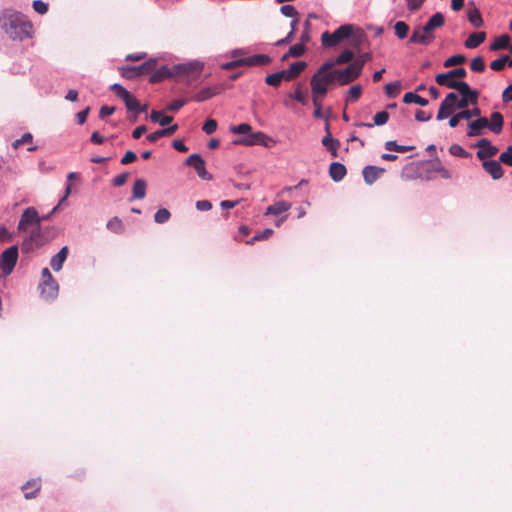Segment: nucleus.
<instances>
[{
    "mask_svg": "<svg viewBox=\"0 0 512 512\" xmlns=\"http://www.w3.org/2000/svg\"><path fill=\"white\" fill-rule=\"evenodd\" d=\"M0 28L12 40L23 41L33 34V25L21 12L4 9L0 12Z\"/></svg>",
    "mask_w": 512,
    "mask_h": 512,
    "instance_id": "1",
    "label": "nucleus"
},
{
    "mask_svg": "<svg viewBox=\"0 0 512 512\" xmlns=\"http://www.w3.org/2000/svg\"><path fill=\"white\" fill-rule=\"evenodd\" d=\"M445 23L444 16L441 12L433 14L423 27L414 29L409 42L421 45H429L434 39V30L441 28Z\"/></svg>",
    "mask_w": 512,
    "mask_h": 512,
    "instance_id": "2",
    "label": "nucleus"
},
{
    "mask_svg": "<svg viewBox=\"0 0 512 512\" xmlns=\"http://www.w3.org/2000/svg\"><path fill=\"white\" fill-rule=\"evenodd\" d=\"M355 29L353 24H344L338 27L333 33L325 31L321 35V43L325 48H331L338 45L340 42L347 40Z\"/></svg>",
    "mask_w": 512,
    "mask_h": 512,
    "instance_id": "3",
    "label": "nucleus"
},
{
    "mask_svg": "<svg viewBox=\"0 0 512 512\" xmlns=\"http://www.w3.org/2000/svg\"><path fill=\"white\" fill-rule=\"evenodd\" d=\"M50 241L45 235L44 229H42L41 225L38 227H34L31 229L29 235L24 239L21 244V250L23 253H30L34 250L44 246Z\"/></svg>",
    "mask_w": 512,
    "mask_h": 512,
    "instance_id": "4",
    "label": "nucleus"
},
{
    "mask_svg": "<svg viewBox=\"0 0 512 512\" xmlns=\"http://www.w3.org/2000/svg\"><path fill=\"white\" fill-rule=\"evenodd\" d=\"M203 64L200 62L182 63L173 66L174 76L182 78L180 81L190 83L199 78L203 71Z\"/></svg>",
    "mask_w": 512,
    "mask_h": 512,
    "instance_id": "5",
    "label": "nucleus"
},
{
    "mask_svg": "<svg viewBox=\"0 0 512 512\" xmlns=\"http://www.w3.org/2000/svg\"><path fill=\"white\" fill-rule=\"evenodd\" d=\"M157 67V60L154 58L138 66H123L119 68L120 75L126 79H134L151 73Z\"/></svg>",
    "mask_w": 512,
    "mask_h": 512,
    "instance_id": "6",
    "label": "nucleus"
},
{
    "mask_svg": "<svg viewBox=\"0 0 512 512\" xmlns=\"http://www.w3.org/2000/svg\"><path fill=\"white\" fill-rule=\"evenodd\" d=\"M335 81L333 72L329 74H322V72H316L310 80L311 93L325 97L328 92L329 86Z\"/></svg>",
    "mask_w": 512,
    "mask_h": 512,
    "instance_id": "7",
    "label": "nucleus"
},
{
    "mask_svg": "<svg viewBox=\"0 0 512 512\" xmlns=\"http://www.w3.org/2000/svg\"><path fill=\"white\" fill-rule=\"evenodd\" d=\"M335 81L343 86L356 80L361 75L360 64L350 63L345 69H335L332 71Z\"/></svg>",
    "mask_w": 512,
    "mask_h": 512,
    "instance_id": "8",
    "label": "nucleus"
},
{
    "mask_svg": "<svg viewBox=\"0 0 512 512\" xmlns=\"http://www.w3.org/2000/svg\"><path fill=\"white\" fill-rule=\"evenodd\" d=\"M41 222L42 218H40L37 210L31 206L23 211L17 228L20 232H26L30 227L40 226Z\"/></svg>",
    "mask_w": 512,
    "mask_h": 512,
    "instance_id": "9",
    "label": "nucleus"
},
{
    "mask_svg": "<svg viewBox=\"0 0 512 512\" xmlns=\"http://www.w3.org/2000/svg\"><path fill=\"white\" fill-rule=\"evenodd\" d=\"M18 260V246L14 245L6 249L0 256V269L5 276L12 273Z\"/></svg>",
    "mask_w": 512,
    "mask_h": 512,
    "instance_id": "10",
    "label": "nucleus"
},
{
    "mask_svg": "<svg viewBox=\"0 0 512 512\" xmlns=\"http://www.w3.org/2000/svg\"><path fill=\"white\" fill-rule=\"evenodd\" d=\"M457 94L450 92L446 95L444 100L441 102L436 119L438 121L444 120L449 116H452L457 109L456 107Z\"/></svg>",
    "mask_w": 512,
    "mask_h": 512,
    "instance_id": "11",
    "label": "nucleus"
},
{
    "mask_svg": "<svg viewBox=\"0 0 512 512\" xmlns=\"http://www.w3.org/2000/svg\"><path fill=\"white\" fill-rule=\"evenodd\" d=\"M110 89L116 94L117 97L124 101L128 111H135V109H140L139 101L122 85L115 83L111 85Z\"/></svg>",
    "mask_w": 512,
    "mask_h": 512,
    "instance_id": "12",
    "label": "nucleus"
},
{
    "mask_svg": "<svg viewBox=\"0 0 512 512\" xmlns=\"http://www.w3.org/2000/svg\"><path fill=\"white\" fill-rule=\"evenodd\" d=\"M186 165L192 166L201 179L206 181L212 180V175L207 172L205 161L199 154H191L186 159Z\"/></svg>",
    "mask_w": 512,
    "mask_h": 512,
    "instance_id": "13",
    "label": "nucleus"
},
{
    "mask_svg": "<svg viewBox=\"0 0 512 512\" xmlns=\"http://www.w3.org/2000/svg\"><path fill=\"white\" fill-rule=\"evenodd\" d=\"M476 147L479 148L476 156L482 161H486L487 158L495 156L498 152V148L493 146L491 142L486 138L480 139L476 143Z\"/></svg>",
    "mask_w": 512,
    "mask_h": 512,
    "instance_id": "14",
    "label": "nucleus"
},
{
    "mask_svg": "<svg viewBox=\"0 0 512 512\" xmlns=\"http://www.w3.org/2000/svg\"><path fill=\"white\" fill-rule=\"evenodd\" d=\"M481 115V110L479 107L475 106L472 109H464L460 110L458 113L453 114L449 119V126L451 128H455L458 126L460 120H470L472 117H479Z\"/></svg>",
    "mask_w": 512,
    "mask_h": 512,
    "instance_id": "15",
    "label": "nucleus"
},
{
    "mask_svg": "<svg viewBox=\"0 0 512 512\" xmlns=\"http://www.w3.org/2000/svg\"><path fill=\"white\" fill-rule=\"evenodd\" d=\"M489 120L486 117H477L476 120L468 123L467 136L475 137L482 134V130L488 128Z\"/></svg>",
    "mask_w": 512,
    "mask_h": 512,
    "instance_id": "16",
    "label": "nucleus"
},
{
    "mask_svg": "<svg viewBox=\"0 0 512 512\" xmlns=\"http://www.w3.org/2000/svg\"><path fill=\"white\" fill-rule=\"evenodd\" d=\"M41 295L46 299L55 298L58 294L59 286L52 277L50 280H44L40 283Z\"/></svg>",
    "mask_w": 512,
    "mask_h": 512,
    "instance_id": "17",
    "label": "nucleus"
},
{
    "mask_svg": "<svg viewBox=\"0 0 512 512\" xmlns=\"http://www.w3.org/2000/svg\"><path fill=\"white\" fill-rule=\"evenodd\" d=\"M483 169L491 175L494 180H498L503 177L504 171L499 161L486 160L482 163Z\"/></svg>",
    "mask_w": 512,
    "mask_h": 512,
    "instance_id": "18",
    "label": "nucleus"
},
{
    "mask_svg": "<svg viewBox=\"0 0 512 512\" xmlns=\"http://www.w3.org/2000/svg\"><path fill=\"white\" fill-rule=\"evenodd\" d=\"M41 479H31L22 486V491L26 499H34L41 490Z\"/></svg>",
    "mask_w": 512,
    "mask_h": 512,
    "instance_id": "19",
    "label": "nucleus"
},
{
    "mask_svg": "<svg viewBox=\"0 0 512 512\" xmlns=\"http://www.w3.org/2000/svg\"><path fill=\"white\" fill-rule=\"evenodd\" d=\"M267 139V135L261 131L259 132H255V133H251L241 139V140H237L235 141L236 144H243V145H246V146H253V145H265L266 146V143H265V140Z\"/></svg>",
    "mask_w": 512,
    "mask_h": 512,
    "instance_id": "20",
    "label": "nucleus"
},
{
    "mask_svg": "<svg viewBox=\"0 0 512 512\" xmlns=\"http://www.w3.org/2000/svg\"><path fill=\"white\" fill-rule=\"evenodd\" d=\"M435 81L438 85L444 86L450 89H455L458 92L464 84V81H457L454 78H450L444 73L437 74L435 77Z\"/></svg>",
    "mask_w": 512,
    "mask_h": 512,
    "instance_id": "21",
    "label": "nucleus"
},
{
    "mask_svg": "<svg viewBox=\"0 0 512 512\" xmlns=\"http://www.w3.org/2000/svg\"><path fill=\"white\" fill-rule=\"evenodd\" d=\"M385 172L384 168H380L377 166L368 165L364 167L362 174L365 182L369 185L373 184L383 173Z\"/></svg>",
    "mask_w": 512,
    "mask_h": 512,
    "instance_id": "22",
    "label": "nucleus"
},
{
    "mask_svg": "<svg viewBox=\"0 0 512 512\" xmlns=\"http://www.w3.org/2000/svg\"><path fill=\"white\" fill-rule=\"evenodd\" d=\"M153 74L149 78L150 83H159L163 81L164 79L170 78L174 76V68H168L167 66H162L159 69H155L152 71Z\"/></svg>",
    "mask_w": 512,
    "mask_h": 512,
    "instance_id": "23",
    "label": "nucleus"
},
{
    "mask_svg": "<svg viewBox=\"0 0 512 512\" xmlns=\"http://www.w3.org/2000/svg\"><path fill=\"white\" fill-rule=\"evenodd\" d=\"M271 62V58L265 54H255L242 58L243 66H264Z\"/></svg>",
    "mask_w": 512,
    "mask_h": 512,
    "instance_id": "24",
    "label": "nucleus"
},
{
    "mask_svg": "<svg viewBox=\"0 0 512 512\" xmlns=\"http://www.w3.org/2000/svg\"><path fill=\"white\" fill-rule=\"evenodd\" d=\"M69 250L67 246H64L60 249V251L51 258L50 266L54 271H60L63 267L64 262L67 259Z\"/></svg>",
    "mask_w": 512,
    "mask_h": 512,
    "instance_id": "25",
    "label": "nucleus"
},
{
    "mask_svg": "<svg viewBox=\"0 0 512 512\" xmlns=\"http://www.w3.org/2000/svg\"><path fill=\"white\" fill-rule=\"evenodd\" d=\"M177 130H178V125L174 124L172 126H169L167 128L161 129V130H157V131L149 134L146 137V140L153 143V142L158 141L162 137L172 136Z\"/></svg>",
    "mask_w": 512,
    "mask_h": 512,
    "instance_id": "26",
    "label": "nucleus"
},
{
    "mask_svg": "<svg viewBox=\"0 0 512 512\" xmlns=\"http://www.w3.org/2000/svg\"><path fill=\"white\" fill-rule=\"evenodd\" d=\"M221 89L222 88L219 85L203 88L194 96V99L197 102L206 101L212 98L213 96L219 94Z\"/></svg>",
    "mask_w": 512,
    "mask_h": 512,
    "instance_id": "27",
    "label": "nucleus"
},
{
    "mask_svg": "<svg viewBox=\"0 0 512 512\" xmlns=\"http://www.w3.org/2000/svg\"><path fill=\"white\" fill-rule=\"evenodd\" d=\"M470 9L468 11V20L471 25L475 28H480L483 26L484 22L481 16L480 11L475 7L474 2L468 3Z\"/></svg>",
    "mask_w": 512,
    "mask_h": 512,
    "instance_id": "28",
    "label": "nucleus"
},
{
    "mask_svg": "<svg viewBox=\"0 0 512 512\" xmlns=\"http://www.w3.org/2000/svg\"><path fill=\"white\" fill-rule=\"evenodd\" d=\"M389 120V113L387 111H381L374 115L373 123H357L356 126L372 128L373 126H382Z\"/></svg>",
    "mask_w": 512,
    "mask_h": 512,
    "instance_id": "29",
    "label": "nucleus"
},
{
    "mask_svg": "<svg viewBox=\"0 0 512 512\" xmlns=\"http://www.w3.org/2000/svg\"><path fill=\"white\" fill-rule=\"evenodd\" d=\"M346 172V167L339 162H333L329 167V175L336 182L341 181L345 177Z\"/></svg>",
    "mask_w": 512,
    "mask_h": 512,
    "instance_id": "30",
    "label": "nucleus"
},
{
    "mask_svg": "<svg viewBox=\"0 0 512 512\" xmlns=\"http://www.w3.org/2000/svg\"><path fill=\"white\" fill-rule=\"evenodd\" d=\"M291 208V204L286 201H278L268 206L265 215H280L287 212Z\"/></svg>",
    "mask_w": 512,
    "mask_h": 512,
    "instance_id": "31",
    "label": "nucleus"
},
{
    "mask_svg": "<svg viewBox=\"0 0 512 512\" xmlns=\"http://www.w3.org/2000/svg\"><path fill=\"white\" fill-rule=\"evenodd\" d=\"M503 124V115L500 112H493L490 116L488 128L495 134H499L502 131Z\"/></svg>",
    "mask_w": 512,
    "mask_h": 512,
    "instance_id": "32",
    "label": "nucleus"
},
{
    "mask_svg": "<svg viewBox=\"0 0 512 512\" xmlns=\"http://www.w3.org/2000/svg\"><path fill=\"white\" fill-rule=\"evenodd\" d=\"M486 39L485 32H475L469 35V37L465 40V47L468 49L477 48L480 44H482Z\"/></svg>",
    "mask_w": 512,
    "mask_h": 512,
    "instance_id": "33",
    "label": "nucleus"
},
{
    "mask_svg": "<svg viewBox=\"0 0 512 512\" xmlns=\"http://www.w3.org/2000/svg\"><path fill=\"white\" fill-rule=\"evenodd\" d=\"M459 94L460 96H464L472 105H477L479 92L472 89L468 83L464 82Z\"/></svg>",
    "mask_w": 512,
    "mask_h": 512,
    "instance_id": "34",
    "label": "nucleus"
},
{
    "mask_svg": "<svg viewBox=\"0 0 512 512\" xmlns=\"http://www.w3.org/2000/svg\"><path fill=\"white\" fill-rule=\"evenodd\" d=\"M347 40L352 47L359 48L366 40V35L361 28L355 26V29Z\"/></svg>",
    "mask_w": 512,
    "mask_h": 512,
    "instance_id": "35",
    "label": "nucleus"
},
{
    "mask_svg": "<svg viewBox=\"0 0 512 512\" xmlns=\"http://www.w3.org/2000/svg\"><path fill=\"white\" fill-rule=\"evenodd\" d=\"M326 130H327V135L322 139V144L329 150L332 152V155L334 157L337 156V149L339 148L340 146V143L338 140H335L331 137V134L329 132V126L327 125L326 126Z\"/></svg>",
    "mask_w": 512,
    "mask_h": 512,
    "instance_id": "36",
    "label": "nucleus"
},
{
    "mask_svg": "<svg viewBox=\"0 0 512 512\" xmlns=\"http://www.w3.org/2000/svg\"><path fill=\"white\" fill-rule=\"evenodd\" d=\"M146 181L137 179L133 186L132 196L134 199H143L146 196Z\"/></svg>",
    "mask_w": 512,
    "mask_h": 512,
    "instance_id": "37",
    "label": "nucleus"
},
{
    "mask_svg": "<svg viewBox=\"0 0 512 512\" xmlns=\"http://www.w3.org/2000/svg\"><path fill=\"white\" fill-rule=\"evenodd\" d=\"M510 40L511 38L508 34H503L494 40V42L490 46V49L492 51H498L501 49L508 48L510 45Z\"/></svg>",
    "mask_w": 512,
    "mask_h": 512,
    "instance_id": "38",
    "label": "nucleus"
},
{
    "mask_svg": "<svg viewBox=\"0 0 512 512\" xmlns=\"http://www.w3.org/2000/svg\"><path fill=\"white\" fill-rule=\"evenodd\" d=\"M403 102L406 104L415 103L422 107H425L428 105V100L417 95L414 92H407L404 94Z\"/></svg>",
    "mask_w": 512,
    "mask_h": 512,
    "instance_id": "39",
    "label": "nucleus"
},
{
    "mask_svg": "<svg viewBox=\"0 0 512 512\" xmlns=\"http://www.w3.org/2000/svg\"><path fill=\"white\" fill-rule=\"evenodd\" d=\"M150 120L154 123H159L161 126L169 125L173 121L172 116L162 115L160 111L153 110L150 113Z\"/></svg>",
    "mask_w": 512,
    "mask_h": 512,
    "instance_id": "40",
    "label": "nucleus"
},
{
    "mask_svg": "<svg viewBox=\"0 0 512 512\" xmlns=\"http://www.w3.org/2000/svg\"><path fill=\"white\" fill-rule=\"evenodd\" d=\"M107 229L113 233L121 234L124 232V225L120 218L113 217L107 223Z\"/></svg>",
    "mask_w": 512,
    "mask_h": 512,
    "instance_id": "41",
    "label": "nucleus"
},
{
    "mask_svg": "<svg viewBox=\"0 0 512 512\" xmlns=\"http://www.w3.org/2000/svg\"><path fill=\"white\" fill-rule=\"evenodd\" d=\"M288 96L289 98L301 103L302 105H306L308 103L306 94L302 91L301 83H298L296 85L295 91L290 93Z\"/></svg>",
    "mask_w": 512,
    "mask_h": 512,
    "instance_id": "42",
    "label": "nucleus"
},
{
    "mask_svg": "<svg viewBox=\"0 0 512 512\" xmlns=\"http://www.w3.org/2000/svg\"><path fill=\"white\" fill-rule=\"evenodd\" d=\"M409 29V25L404 21H398L394 25L395 35L401 40L408 36Z\"/></svg>",
    "mask_w": 512,
    "mask_h": 512,
    "instance_id": "43",
    "label": "nucleus"
},
{
    "mask_svg": "<svg viewBox=\"0 0 512 512\" xmlns=\"http://www.w3.org/2000/svg\"><path fill=\"white\" fill-rule=\"evenodd\" d=\"M307 64L304 61H298L292 63L287 69L289 74L295 79L297 78L306 68Z\"/></svg>",
    "mask_w": 512,
    "mask_h": 512,
    "instance_id": "44",
    "label": "nucleus"
},
{
    "mask_svg": "<svg viewBox=\"0 0 512 512\" xmlns=\"http://www.w3.org/2000/svg\"><path fill=\"white\" fill-rule=\"evenodd\" d=\"M305 47L302 44H295L291 46L286 54L283 55L282 60H286L289 56L300 57L304 54Z\"/></svg>",
    "mask_w": 512,
    "mask_h": 512,
    "instance_id": "45",
    "label": "nucleus"
},
{
    "mask_svg": "<svg viewBox=\"0 0 512 512\" xmlns=\"http://www.w3.org/2000/svg\"><path fill=\"white\" fill-rule=\"evenodd\" d=\"M323 98L324 97H322V96L312 94V103H313V106L315 108L314 117L318 118V119H322L324 117L323 113H322V100H323Z\"/></svg>",
    "mask_w": 512,
    "mask_h": 512,
    "instance_id": "46",
    "label": "nucleus"
},
{
    "mask_svg": "<svg viewBox=\"0 0 512 512\" xmlns=\"http://www.w3.org/2000/svg\"><path fill=\"white\" fill-rule=\"evenodd\" d=\"M361 94H362V87L359 84L351 86L350 89L348 90L346 102L357 101L361 97Z\"/></svg>",
    "mask_w": 512,
    "mask_h": 512,
    "instance_id": "47",
    "label": "nucleus"
},
{
    "mask_svg": "<svg viewBox=\"0 0 512 512\" xmlns=\"http://www.w3.org/2000/svg\"><path fill=\"white\" fill-rule=\"evenodd\" d=\"M470 68L473 72H484L486 68L484 58L482 56H477L473 58L470 63Z\"/></svg>",
    "mask_w": 512,
    "mask_h": 512,
    "instance_id": "48",
    "label": "nucleus"
},
{
    "mask_svg": "<svg viewBox=\"0 0 512 512\" xmlns=\"http://www.w3.org/2000/svg\"><path fill=\"white\" fill-rule=\"evenodd\" d=\"M465 61H466V57L464 55L458 54V55H454V56H451L448 59H446L443 63V66L445 68H450L453 66L463 64Z\"/></svg>",
    "mask_w": 512,
    "mask_h": 512,
    "instance_id": "49",
    "label": "nucleus"
},
{
    "mask_svg": "<svg viewBox=\"0 0 512 512\" xmlns=\"http://www.w3.org/2000/svg\"><path fill=\"white\" fill-rule=\"evenodd\" d=\"M354 59V53L353 51L346 49L342 51L336 58V63L338 65H343L346 63L351 62Z\"/></svg>",
    "mask_w": 512,
    "mask_h": 512,
    "instance_id": "50",
    "label": "nucleus"
},
{
    "mask_svg": "<svg viewBox=\"0 0 512 512\" xmlns=\"http://www.w3.org/2000/svg\"><path fill=\"white\" fill-rule=\"evenodd\" d=\"M508 60H510V56L504 55V56L492 61L490 64V68L494 71H501L507 65Z\"/></svg>",
    "mask_w": 512,
    "mask_h": 512,
    "instance_id": "51",
    "label": "nucleus"
},
{
    "mask_svg": "<svg viewBox=\"0 0 512 512\" xmlns=\"http://www.w3.org/2000/svg\"><path fill=\"white\" fill-rule=\"evenodd\" d=\"M449 152L456 157L468 158L471 156L469 152H467L461 145L452 144L449 148Z\"/></svg>",
    "mask_w": 512,
    "mask_h": 512,
    "instance_id": "52",
    "label": "nucleus"
},
{
    "mask_svg": "<svg viewBox=\"0 0 512 512\" xmlns=\"http://www.w3.org/2000/svg\"><path fill=\"white\" fill-rule=\"evenodd\" d=\"M171 217V213L169 212V210H167L166 208H161L159 209L155 215H154V220L156 223H165L167 222Z\"/></svg>",
    "mask_w": 512,
    "mask_h": 512,
    "instance_id": "53",
    "label": "nucleus"
},
{
    "mask_svg": "<svg viewBox=\"0 0 512 512\" xmlns=\"http://www.w3.org/2000/svg\"><path fill=\"white\" fill-rule=\"evenodd\" d=\"M499 162L512 167V145L508 146L507 149L500 154Z\"/></svg>",
    "mask_w": 512,
    "mask_h": 512,
    "instance_id": "54",
    "label": "nucleus"
},
{
    "mask_svg": "<svg viewBox=\"0 0 512 512\" xmlns=\"http://www.w3.org/2000/svg\"><path fill=\"white\" fill-rule=\"evenodd\" d=\"M400 89L401 86L399 82H391L385 86L386 94L389 97H396L400 93Z\"/></svg>",
    "mask_w": 512,
    "mask_h": 512,
    "instance_id": "55",
    "label": "nucleus"
},
{
    "mask_svg": "<svg viewBox=\"0 0 512 512\" xmlns=\"http://www.w3.org/2000/svg\"><path fill=\"white\" fill-rule=\"evenodd\" d=\"M252 127L250 124L242 123L237 126H232L230 131L234 134H250Z\"/></svg>",
    "mask_w": 512,
    "mask_h": 512,
    "instance_id": "56",
    "label": "nucleus"
},
{
    "mask_svg": "<svg viewBox=\"0 0 512 512\" xmlns=\"http://www.w3.org/2000/svg\"><path fill=\"white\" fill-rule=\"evenodd\" d=\"M32 141H33V135L28 132V133L23 134V136L20 139L15 140L13 142L12 146L15 149H17L24 144L32 143Z\"/></svg>",
    "mask_w": 512,
    "mask_h": 512,
    "instance_id": "57",
    "label": "nucleus"
},
{
    "mask_svg": "<svg viewBox=\"0 0 512 512\" xmlns=\"http://www.w3.org/2000/svg\"><path fill=\"white\" fill-rule=\"evenodd\" d=\"M281 81L282 80H281L279 72L270 74V75L266 76V78H265L266 84L269 86H273V87H278L280 85Z\"/></svg>",
    "mask_w": 512,
    "mask_h": 512,
    "instance_id": "58",
    "label": "nucleus"
},
{
    "mask_svg": "<svg viewBox=\"0 0 512 512\" xmlns=\"http://www.w3.org/2000/svg\"><path fill=\"white\" fill-rule=\"evenodd\" d=\"M434 162H435L434 170L436 172L440 173V175L443 178L449 179L451 177L450 172L441 165V162H440L439 158L435 157Z\"/></svg>",
    "mask_w": 512,
    "mask_h": 512,
    "instance_id": "59",
    "label": "nucleus"
},
{
    "mask_svg": "<svg viewBox=\"0 0 512 512\" xmlns=\"http://www.w3.org/2000/svg\"><path fill=\"white\" fill-rule=\"evenodd\" d=\"M32 6L33 9L41 15L47 13L48 11V3L43 2L42 0H34Z\"/></svg>",
    "mask_w": 512,
    "mask_h": 512,
    "instance_id": "60",
    "label": "nucleus"
},
{
    "mask_svg": "<svg viewBox=\"0 0 512 512\" xmlns=\"http://www.w3.org/2000/svg\"><path fill=\"white\" fill-rule=\"evenodd\" d=\"M338 65L335 60H329L321 65V67L317 70V72H322V74H329L333 71L334 67Z\"/></svg>",
    "mask_w": 512,
    "mask_h": 512,
    "instance_id": "61",
    "label": "nucleus"
},
{
    "mask_svg": "<svg viewBox=\"0 0 512 512\" xmlns=\"http://www.w3.org/2000/svg\"><path fill=\"white\" fill-rule=\"evenodd\" d=\"M273 234V230L268 228V229H265L264 231H262L261 233H258L256 234L250 241H248L247 243H253L255 241H261V240H265V239H268L271 235Z\"/></svg>",
    "mask_w": 512,
    "mask_h": 512,
    "instance_id": "62",
    "label": "nucleus"
},
{
    "mask_svg": "<svg viewBox=\"0 0 512 512\" xmlns=\"http://www.w3.org/2000/svg\"><path fill=\"white\" fill-rule=\"evenodd\" d=\"M203 131L210 135L212 133H214L217 129V122L214 120V119H208L204 125H203Z\"/></svg>",
    "mask_w": 512,
    "mask_h": 512,
    "instance_id": "63",
    "label": "nucleus"
},
{
    "mask_svg": "<svg viewBox=\"0 0 512 512\" xmlns=\"http://www.w3.org/2000/svg\"><path fill=\"white\" fill-rule=\"evenodd\" d=\"M447 76H449L450 78H464L466 77L467 75V72L464 68L460 67V68H456V69H453V70H450L448 72L445 73Z\"/></svg>",
    "mask_w": 512,
    "mask_h": 512,
    "instance_id": "64",
    "label": "nucleus"
}]
</instances>
